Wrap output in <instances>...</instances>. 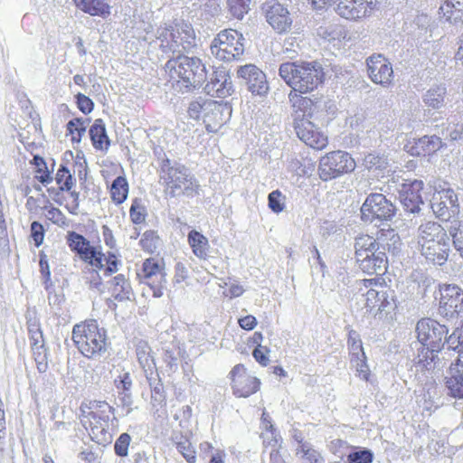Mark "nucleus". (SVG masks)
<instances>
[{
  "label": "nucleus",
  "instance_id": "1",
  "mask_svg": "<svg viewBox=\"0 0 463 463\" xmlns=\"http://www.w3.org/2000/svg\"><path fill=\"white\" fill-rule=\"evenodd\" d=\"M358 291L364 308L383 321H393L398 314L399 302L395 291L380 278L363 279L358 281Z\"/></svg>",
  "mask_w": 463,
  "mask_h": 463
},
{
  "label": "nucleus",
  "instance_id": "2",
  "mask_svg": "<svg viewBox=\"0 0 463 463\" xmlns=\"http://www.w3.org/2000/svg\"><path fill=\"white\" fill-rule=\"evenodd\" d=\"M279 74L290 91L312 93L321 87L326 80L322 65L316 61H286L279 65Z\"/></svg>",
  "mask_w": 463,
  "mask_h": 463
},
{
  "label": "nucleus",
  "instance_id": "3",
  "mask_svg": "<svg viewBox=\"0 0 463 463\" xmlns=\"http://www.w3.org/2000/svg\"><path fill=\"white\" fill-rule=\"evenodd\" d=\"M417 248L422 257L435 265H443L450 253V240L446 229L439 222L421 223L416 234Z\"/></svg>",
  "mask_w": 463,
  "mask_h": 463
},
{
  "label": "nucleus",
  "instance_id": "4",
  "mask_svg": "<svg viewBox=\"0 0 463 463\" xmlns=\"http://www.w3.org/2000/svg\"><path fill=\"white\" fill-rule=\"evenodd\" d=\"M113 411V407L106 401L84 400L81 402L79 408V420L94 442L100 445L110 443L112 435L109 432V422Z\"/></svg>",
  "mask_w": 463,
  "mask_h": 463
},
{
  "label": "nucleus",
  "instance_id": "5",
  "mask_svg": "<svg viewBox=\"0 0 463 463\" xmlns=\"http://www.w3.org/2000/svg\"><path fill=\"white\" fill-rule=\"evenodd\" d=\"M71 339L79 353L88 359L103 355L109 345L106 330L95 319H86L74 325Z\"/></svg>",
  "mask_w": 463,
  "mask_h": 463
},
{
  "label": "nucleus",
  "instance_id": "6",
  "mask_svg": "<svg viewBox=\"0 0 463 463\" xmlns=\"http://www.w3.org/2000/svg\"><path fill=\"white\" fill-rule=\"evenodd\" d=\"M65 238L70 250L94 270L104 269L108 276L118 271V260L114 253L104 254L99 247L91 245L89 240L74 231H69Z\"/></svg>",
  "mask_w": 463,
  "mask_h": 463
},
{
  "label": "nucleus",
  "instance_id": "7",
  "mask_svg": "<svg viewBox=\"0 0 463 463\" xmlns=\"http://www.w3.org/2000/svg\"><path fill=\"white\" fill-rule=\"evenodd\" d=\"M354 260L358 269L368 276H383L389 269L385 251L379 250V243L369 234L354 239Z\"/></svg>",
  "mask_w": 463,
  "mask_h": 463
},
{
  "label": "nucleus",
  "instance_id": "8",
  "mask_svg": "<svg viewBox=\"0 0 463 463\" xmlns=\"http://www.w3.org/2000/svg\"><path fill=\"white\" fill-rule=\"evenodd\" d=\"M165 69L170 79L186 90L202 86L207 78L206 67L198 57L178 55L167 61Z\"/></svg>",
  "mask_w": 463,
  "mask_h": 463
},
{
  "label": "nucleus",
  "instance_id": "9",
  "mask_svg": "<svg viewBox=\"0 0 463 463\" xmlns=\"http://www.w3.org/2000/svg\"><path fill=\"white\" fill-rule=\"evenodd\" d=\"M159 183L163 185L166 197L184 195L193 198L199 195L198 182L188 174L184 165H171L169 159L165 160L161 165Z\"/></svg>",
  "mask_w": 463,
  "mask_h": 463
},
{
  "label": "nucleus",
  "instance_id": "10",
  "mask_svg": "<svg viewBox=\"0 0 463 463\" xmlns=\"http://www.w3.org/2000/svg\"><path fill=\"white\" fill-rule=\"evenodd\" d=\"M55 185L47 186L49 196L71 214H77L80 207V193L75 190L77 180L68 165L61 164L52 175Z\"/></svg>",
  "mask_w": 463,
  "mask_h": 463
},
{
  "label": "nucleus",
  "instance_id": "11",
  "mask_svg": "<svg viewBox=\"0 0 463 463\" xmlns=\"http://www.w3.org/2000/svg\"><path fill=\"white\" fill-rule=\"evenodd\" d=\"M190 115L202 118L208 132H217L231 118L232 107L227 102L205 100L203 104L194 102L191 105Z\"/></svg>",
  "mask_w": 463,
  "mask_h": 463
},
{
  "label": "nucleus",
  "instance_id": "12",
  "mask_svg": "<svg viewBox=\"0 0 463 463\" xmlns=\"http://www.w3.org/2000/svg\"><path fill=\"white\" fill-rule=\"evenodd\" d=\"M244 41L242 33L237 30H222L211 43V52L222 61H238L244 53Z\"/></svg>",
  "mask_w": 463,
  "mask_h": 463
},
{
  "label": "nucleus",
  "instance_id": "13",
  "mask_svg": "<svg viewBox=\"0 0 463 463\" xmlns=\"http://www.w3.org/2000/svg\"><path fill=\"white\" fill-rule=\"evenodd\" d=\"M356 163L349 153L335 150L320 157L317 175L322 181L328 182L353 172Z\"/></svg>",
  "mask_w": 463,
  "mask_h": 463
},
{
  "label": "nucleus",
  "instance_id": "14",
  "mask_svg": "<svg viewBox=\"0 0 463 463\" xmlns=\"http://www.w3.org/2000/svg\"><path fill=\"white\" fill-rule=\"evenodd\" d=\"M166 265L162 257H149L143 260L137 272V278L141 284L147 286L154 298H161L166 285Z\"/></svg>",
  "mask_w": 463,
  "mask_h": 463
},
{
  "label": "nucleus",
  "instance_id": "15",
  "mask_svg": "<svg viewBox=\"0 0 463 463\" xmlns=\"http://www.w3.org/2000/svg\"><path fill=\"white\" fill-rule=\"evenodd\" d=\"M396 212V206L384 194L371 193L360 208V218L366 223L388 222L395 216Z\"/></svg>",
  "mask_w": 463,
  "mask_h": 463
},
{
  "label": "nucleus",
  "instance_id": "16",
  "mask_svg": "<svg viewBox=\"0 0 463 463\" xmlns=\"http://www.w3.org/2000/svg\"><path fill=\"white\" fill-rule=\"evenodd\" d=\"M162 45L175 50H188L195 45V33L192 25L184 21L175 22L165 26L159 33Z\"/></svg>",
  "mask_w": 463,
  "mask_h": 463
},
{
  "label": "nucleus",
  "instance_id": "17",
  "mask_svg": "<svg viewBox=\"0 0 463 463\" xmlns=\"http://www.w3.org/2000/svg\"><path fill=\"white\" fill-rule=\"evenodd\" d=\"M417 340L424 347H430L433 351H441L444 346V338L449 333L445 325L430 318L423 317L416 324Z\"/></svg>",
  "mask_w": 463,
  "mask_h": 463
},
{
  "label": "nucleus",
  "instance_id": "18",
  "mask_svg": "<svg viewBox=\"0 0 463 463\" xmlns=\"http://www.w3.org/2000/svg\"><path fill=\"white\" fill-rule=\"evenodd\" d=\"M234 396L248 398L260 389V380L253 375L243 364H235L228 374Z\"/></svg>",
  "mask_w": 463,
  "mask_h": 463
},
{
  "label": "nucleus",
  "instance_id": "19",
  "mask_svg": "<svg viewBox=\"0 0 463 463\" xmlns=\"http://www.w3.org/2000/svg\"><path fill=\"white\" fill-rule=\"evenodd\" d=\"M431 209L436 217L444 222L450 221L458 216L459 213V203L455 191L450 187L440 186L436 188L432 198Z\"/></svg>",
  "mask_w": 463,
  "mask_h": 463
},
{
  "label": "nucleus",
  "instance_id": "20",
  "mask_svg": "<svg viewBox=\"0 0 463 463\" xmlns=\"http://www.w3.org/2000/svg\"><path fill=\"white\" fill-rule=\"evenodd\" d=\"M439 292V312L442 317L454 318L463 313V290L458 286L443 284Z\"/></svg>",
  "mask_w": 463,
  "mask_h": 463
},
{
  "label": "nucleus",
  "instance_id": "21",
  "mask_svg": "<svg viewBox=\"0 0 463 463\" xmlns=\"http://www.w3.org/2000/svg\"><path fill=\"white\" fill-rule=\"evenodd\" d=\"M376 8V0H338L335 13L342 18L357 22L369 17Z\"/></svg>",
  "mask_w": 463,
  "mask_h": 463
},
{
  "label": "nucleus",
  "instance_id": "22",
  "mask_svg": "<svg viewBox=\"0 0 463 463\" xmlns=\"http://www.w3.org/2000/svg\"><path fill=\"white\" fill-rule=\"evenodd\" d=\"M305 92L289 91L288 100L292 109L293 124L310 120L317 112L319 99L306 96Z\"/></svg>",
  "mask_w": 463,
  "mask_h": 463
},
{
  "label": "nucleus",
  "instance_id": "23",
  "mask_svg": "<svg viewBox=\"0 0 463 463\" xmlns=\"http://www.w3.org/2000/svg\"><path fill=\"white\" fill-rule=\"evenodd\" d=\"M27 329L36 367L40 373H44L48 367V358L40 322L35 318L28 319Z\"/></svg>",
  "mask_w": 463,
  "mask_h": 463
},
{
  "label": "nucleus",
  "instance_id": "24",
  "mask_svg": "<svg viewBox=\"0 0 463 463\" xmlns=\"http://www.w3.org/2000/svg\"><path fill=\"white\" fill-rule=\"evenodd\" d=\"M367 74L370 80L383 87H389L394 74L391 62L382 54H373L366 60Z\"/></svg>",
  "mask_w": 463,
  "mask_h": 463
},
{
  "label": "nucleus",
  "instance_id": "25",
  "mask_svg": "<svg viewBox=\"0 0 463 463\" xmlns=\"http://www.w3.org/2000/svg\"><path fill=\"white\" fill-rule=\"evenodd\" d=\"M400 200L406 211L415 213L423 205L424 183L421 180H405L399 192Z\"/></svg>",
  "mask_w": 463,
  "mask_h": 463
},
{
  "label": "nucleus",
  "instance_id": "26",
  "mask_svg": "<svg viewBox=\"0 0 463 463\" xmlns=\"http://www.w3.org/2000/svg\"><path fill=\"white\" fill-rule=\"evenodd\" d=\"M299 121L293 124L298 137L313 149H325L328 145L327 136L311 120Z\"/></svg>",
  "mask_w": 463,
  "mask_h": 463
},
{
  "label": "nucleus",
  "instance_id": "27",
  "mask_svg": "<svg viewBox=\"0 0 463 463\" xmlns=\"http://www.w3.org/2000/svg\"><path fill=\"white\" fill-rule=\"evenodd\" d=\"M25 205L30 213H37L39 211H42L48 221L59 227H66L69 225V220L65 214L60 208L54 206L46 197H43V199L40 200L30 196Z\"/></svg>",
  "mask_w": 463,
  "mask_h": 463
},
{
  "label": "nucleus",
  "instance_id": "28",
  "mask_svg": "<svg viewBox=\"0 0 463 463\" xmlns=\"http://www.w3.org/2000/svg\"><path fill=\"white\" fill-rule=\"evenodd\" d=\"M444 384L450 397L463 400V351L449 364Z\"/></svg>",
  "mask_w": 463,
  "mask_h": 463
},
{
  "label": "nucleus",
  "instance_id": "29",
  "mask_svg": "<svg viewBox=\"0 0 463 463\" xmlns=\"http://www.w3.org/2000/svg\"><path fill=\"white\" fill-rule=\"evenodd\" d=\"M266 21L279 33L288 32L292 25L288 10L276 1L268 2L263 6Z\"/></svg>",
  "mask_w": 463,
  "mask_h": 463
},
{
  "label": "nucleus",
  "instance_id": "30",
  "mask_svg": "<svg viewBox=\"0 0 463 463\" xmlns=\"http://www.w3.org/2000/svg\"><path fill=\"white\" fill-rule=\"evenodd\" d=\"M238 77L247 84L252 94L265 95L269 90V84L265 73L254 64L241 66L237 71Z\"/></svg>",
  "mask_w": 463,
  "mask_h": 463
},
{
  "label": "nucleus",
  "instance_id": "31",
  "mask_svg": "<svg viewBox=\"0 0 463 463\" xmlns=\"http://www.w3.org/2000/svg\"><path fill=\"white\" fill-rule=\"evenodd\" d=\"M108 291L110 295L108 305L114 310L117 307L116 302L130 301L134 297L131 284L123 274L115 276L109 282Z\"/></svg>",
  "mask_w": 463,
  "mask_h": 463
},
{
  "label": "nucleus",
  "instance_id": "32",
  "mask_svg": "<svg viewBox=\"0 0 463 463\" xmlns=\"http://www.w3.org/2000/svg\"><path fill=\"white\" fill-rule=\"evenodd\" d=\"M442 147V141L437 136H424L409 140L404 149L413 156H427L434 154Z\"/></svg>",
  "mask_w": 463,
  "mask_h": 463
},
{
  "label": "nucleus",
  "instance_id": "33",
  "mask_svg": "<svg viewBox=\"0 0 463 463\" xmlns=\"http://www.w3.org/2000/svg\"><path fill=\"white\" fill-rule=\"evenodd\" d=\"M207 93L215 98L224 99L233 92L232 81L229 73L222 68L216 69L210 82L206 85Z\"/></svg>",
  "mask_w": 463,
  "mask_h": 463
},
{
  "label": "nucleus",
  "instance_id": "34",
  "mask_svg": "<svg viewBox=\"0 0 463 463\" xmlns=\"http://www.w3.org/2000/svg\"><path fill=\"white\" fill-rule=\"evenodd\" d=\"M384 251L392 255L400 252L402 246V240L398 232L392 228L380 229L377 232V237L374 238Z\"/></svg>",
  "mask_w": 463,
  "mask_h": 463
},
{
  "label": "nucleus",
  "instance_id": "35",
  "mask_svg": "<svg viewBox=\"0 0 463 463\" xmlns=\"http://www.w3.org/2000/svg\"><path fill=\"white\" fill-rule=\"evenodd\" d=\"M91 144L96 150L106 152L110 146V140L107 134L103 119L97 118L89 129Z\"/></svg>",
  "mask_w": 463,
  "mask_h": 463
},
{
  "label": "nucleus",
  "instance_id": "36",
  "mask_svg": "<svg viewBox=\"0 0 463 463\" xmlns=\"http://www.w3.org/2000/svg\"><path fill=\"white\" fill-rule=\"evenodd\" d=\"M187 241L192 252L200 260H206L209 257L210 243L203 234L192 230L188 232Z\"/></svg>",
  "mask_w": 463,
  "mask_h": 463
},
{
  "label": "nucleus",
  "instance_id": "37",
  "mask_svg": "<svg viewBox=\"0 0 463 463\" xmlns=\"http://www.w3.org/2000/svg\"><path fill=\"white\" fill-rule=\"evenodd\" d=\"M82 12L92 16L107 17L110 14V5L106 0H72Z\"/></svg>",
  "mask_w": 463,
  "mask_h": 463
},
{
  "label": "nucleus",
  "instance_id": "38",
  "mask_svg": "<svg viewBox=\"0 0 463 463\" xmlns=\"http://www.w3.org/2000/svg\"><path fill=\"white\" fill-rule=\"evenodd\" d=\"M441 18L449 22H463V0H444L439 9Z\"/></svg>",
  "mask_w": 463,
  "mask_h": 463
},
{
  "label": "nucleus",
  "instance_id": "39",
  "mask_svg": "<svg viewBox=\"0 0 463 463\" xmlns=\"http://www.w3.org/2000/svg\"><path fill=\"white\" fill-rule=\"evenodd\" d=\"M30 165L33 166V177L44 187H47L52 182V171L49 170L45 159L35 155L30 161Z\"/></svg>",
  "mask_w": 463,
  "mask_h": 463
},
{
  "label": "nucleus",
  "instance_id": "40",
  "mask_svg": "<svg viewBox=\"0 0 463 463\" xmlns=\"http://www.w3.org/2000/svg\"><path fill=\"white\" fill-rule=\"evenodd\" d=\"M112 202L118 205L123 203L128 195L129 184L127 178L123 175L115 178L109 188Z\"/></svg>",
  "mask_w": 463,
  "mask_h": 463
},
{
  "label": "nucleus",
  "instance_id": "41",
  "mask_svg": "<svg viewBox=\"0 0 463 463\" xmlns=\"http://www.w3.org/2000/svg\"><path fill=\"white\" fill-rule=\"evenodd\" d=\"M136 354L140 366L145 372L153 371L156 368L155 359L152 355V350L146 342L140 341L136 345Z\"/></svg>",
  "mask_w": 463,
  "mask_h": 463
},
{
  "label": "nucleus",
  "instance_id": "42",
  "mask_svg": "<svg viewBox=\"0 0 463 463\" xmlns=\"http://www.w3.org/2000/svg\"><path fill=\"white\" fill-rule=\"evenodd\" d=\"M446 88L437 85L429 89L423 96L425 105L431 109H439L443 106L446 97Z\"/></svg>",
  "mask_w": 463,
  "mask_h": 463
},
{
  "label": "nucleus",
  "instance_id": "43",
  "mask_svg": "<svg viewBox=\"0 0 463 463\" xmlns=\"http://www.w3.org/2000/svg\"><path fill=\"white\" fill-rule=\"evenodd\" d=\"M85 121L81 118H74L66 125V135L70 137L72 144H80L86 133Z\"/></svg>",
  "mask_w": 463,
  "mask_h": 463
},
{
  "label": "nucleus",
  "instance_id": "44",
  "mask_svg": "<svg viewBox=\"0 0 463 463\" xmlns=\"http://www.w3.org/2000/svg\"><path fill=\"white\" fill-rule=\"evenodd\" d=\"M160 244L161 239L157 232L152 230L146 231L139 240L141 249L150 254L155 253L160 247Z\"/></svg>",
  "mask_w": 463,
  "mask_h": 463
},
{
  "label": "nucleus",
  "instance_id": "45",
  "mask_svg": "<svg viewBox=\"0 0 463 463\" xmlns=\"http://www.w3.org/2000/svg\"><path fill=\"white\" fill-rule=\"evenodd\" d=\"M297 455L300 456L302 463H325L321 453L307 443L298 446Z\"/></svg>",
  "mask_w": 463,
  "mask_h": 463
},
{
  "label": "nucleus",
  "instance_id": "46",
  "mask_svg": "<svg viewBox=\"0 0 463 463\" xmlns=\"http://www.w3.org/2000/svg\"><path fill=\"white\" fill-rule=\"evenodd\" d=\"M175 445L187 463H196V450L188 438L181 437L180 439L175 441Z\"/></svg>",
  "mask_w": 463,
  "mask_h": 463
},
{
  "label": "nucleus",
  "instance_id": "47",
  "mask_svg": "<svg viewBox=\"0 0 463 463\" xmlns=\"http://www.w3.org/2000/svg\"><path fill=\"white\" fill-rule=\"evenodd\" d=\"M440 351H433L430 347H424L420 351L417 364L425 370H432L439 360L438 354Z\"/></svg>",
  "mask_w": 463,
  "mask_h": 463
},
{
  "label": "nucleus",
  "instance_id": "48",
  "mask_svg": "<svg viewBox=\"0 0 463 463\" xmlns=\"http://www.w3.org/2000/svg\"><path fill=\"white\" fill-rule=\"evenodd\" d=\"M350 363L352 364V367L355 370L356 376L359 379L364 382L370 381L371 371L367 364L366 354L354 356V358L350 359Z\"/></svg>",
  "mask_w": 463,
  "mask_h": 463
},
{
  "label": "nucleus",
  "instance_id": "49",
  "mask_svg": "<svg viewBox=\"0 0 463 463\" xmlns=\"http://www.w3.org/2000/svg\"><path fill=\"white\" fill-rule=\"evenodd\" d=\"M251 0H227L228 9L236 19H242L250 10Z\"/></svg>",
  "mask_w": 463,
  "mask_h": 463
},
{
  "label": "nucleus",
  "instance_id": "50",
  "mask_svg": "<svg viewBox=\"0 0 463 463\" xmlns=\"http://www.w3.org/2000/svg\"><path fill=\"white\" fill-rule=\"evenodd\" d=\"M347 348L349 351L350 359L354 356L365 354L362 340L359 335L354 330H350L347 339Z\"/></svg>",
  "mask_w": 463,
  "mask_h": 463
},
{
  "label": "nucleus",
  "instance_id": "51",
  "mask_svg": "<svg viewBox=\"0 0 463 463\" xmlns=\"http://www.w3.org/2000/svg\"><path fill=\"white\" fill-rule=\"evenodd\" d=\"M129 217L133 223L141 224L145 222L146 217V207L142 204L140 199L136 198L132 201V204L129 209Z\"/></svg>",
  "mask_w": 463,
  "mask_h": 463
},
{
  "label": "nucleus",
  "instance_id": "52",
  "mask_svg": "<svg viewBox=\"0 0 463 463\" xmlns=\"http://www.w3.org/2000/svg\"><path fill=\"white\" fill-rule=\"evenodd\" d=\"M229 280H231L230 278ZM220 287L224 288L223 296L230 299L241 297L245 291L242 285L238 281H223V284H221Z\"/></svg>",
  "mask_w": 463,
  "mask_h": 463
},
{
  "label": "nucleus",
  "instance_id": "53",
  "mask_svg": "<svg viewBox=\"0 0 463 463\" xmlns=\"http://www.w3.org/2000/svg\"><path fill=\"white\" fill-rule=\"evenodd\" d=\"M285 199L279 190H275L269 194V207L273 213H279L285 209Z\"/></svg>",
  "mask_w": 463,
  "mask_h": 463
},
{
  "label": "nucleus",
  "instance_id": "54",
  "mask_svg": "<svg viewBox=\"0 0 463 463\" xmlns=\"http://www.w3.org/2000/svg\"><path fill=\"white\" fill-rule=\"evenodd\" d=\"M130 441L131 437L128 433L125 432L120 434L114 444L115 454L121 458L127 457L128 455Z\"/></svg>",
  "mask_w": 463,
  "mask_h": 463
},
{
  "label": "nucleus",
  "instance_id": "55",
  "mask_svg": "<svg viewBox=\"0 0 463 463\" xmlns=\"http://www.w3.org/2000/svg\"><path fill=\"white\" fill-rule=\"evenodd\" d=\"M190 279V269L184 262H177L175 265L174 276H173V283L175 285H179L183 283H187Z\"/></svg>",
  "mask_w": 463,
  "mask_h": 463
},
{
  "label": "nucleus",
  "instance_id": "56",
  "mask_svg": "<svg viewBox=\"0 0 463 463\" xmlns=\"http://www.w3.org/2000/svg\"><path fill=\"white\" fill-rule=\"evenodd\" d=\"M373 460V454L367 449L351 452L347 456L348 463H372Z\"/></svg>",
  "mask_w": 463,
  "mask_h": 463
},
{
  "label": "nucleus",
  "instance_id": "57",
  "mask_svg": "<svg viewBox=\"0 0 463 463\" xmlns=\"http://www.w3.org/2000/svg\"><path fill=\"white\" fill-rule=\"evenodd\" d=\"M30 237L32 238L34 246L37 248L43 243L45 230L41 222L34 221L31 223Z\"/></svg>",
  "mask_w": 463,
  "mask_h": 463
},
{
  "label": "nucleus",
  "instance_id": "58",
  "mask_svg": "<svg viewBox=\"0 0 463 463\" xmlns=\"http://www.w3.org/2000/svg\"><path fill=\"white\" fill-rule=\"evenodd\" d=\"M454 248L463 259V222H458L457 226L450 231Z\"/></svg>",
  "mask_w": 463,
  "mask_h": 463
},
{
  "label": "nucleus",
  "instance_id": "59",
  "mask_svg": "<svg viewBox=\"0 0 463 463\" xmlns=\"http://www.w3.org/2000/svg\"><path fill=\"white\" fill-rule=\"evenodd\" d=\"M447 343L452 350H457L458 348L463 349V321L447 338Z\"/></svg>",
  "mask_w": 463,
  "mask_h": 463
},
{
  "label": "nucleus",
  "instance_id": "60",
  "mask_svg": "<svg viewBox=\"0 0 463 463\" xmlns=\"http://www.w3.org/2000/svg\"><path fill=\"white\" fill-rule=\"evenodd\" d=\"M76 105L84 115L90 114L94 109V102L90 98L82 93L75 95Z\"/></svg>",
  "mask_w": 463,
  "mask_h": 463
},
{
  "label": "nucleus",
  "instance_id": "61",
  "mask_svg": "<svg viewBox=\"0 0 463 463\" xmlns=\"http://www.w3.org/2000/svg\"><path fill=\"white\" fill-rule=\"evenodd\" d=\"M269 353L270 350L267 346L259 345L252 351V356L259 364L266 367L269 364Z\"/></svg>",
  "mask_w": 463,
  "mask_h": 463
},
{
  "label": "nucleus",
  "instance_id": "62",
  "mask_svg": "<svg viewBox=\"0 0 463 463\" xmlns=\"http://www.w3.org/2000/svg\"><path fill=\"white\" fill-rule=\"evenodd\" d=\"M115 386L118 390L127 392L131 389L132 379L128 372H125L118 375L114 381Z\"/></svg>",
  "mask_w": 463,
  "mask_h": 463
},
{
  "label": "nucleus",
  "instance_id": "63",
  "mask_svg": "<svg viewBox=\"0 0 463 463\" xmlns=\"http://www.w3.org/2000/svg\"><path fill=\"white\" fill-rule=\"evenodd\" d=\"M40 260H39V266H40V272L44 279V280L47 282L51 279V270L49 266V261L47 255L42 251L39 254Z\"/></svg>",
  "mask_w": 463,
  "mask_h": 463
},
{
  "label": "nucleus",
  "instance_id": "64",
  "mask_svg": "<svg viewBox=\"0 0 463 463\" xmlns=\"http://www.w3.org/2000/svg\"><path fill=\"white\" fill-rule=\"evenodd\" d=\"M257 319L252 315H247L243 317L239 318V326L247 331L252 330L257 326Z\"/></svg>",
  "mask_w": 463,
  "mask_h": 463
}]
</instances>
